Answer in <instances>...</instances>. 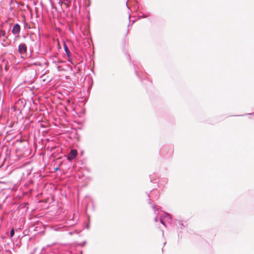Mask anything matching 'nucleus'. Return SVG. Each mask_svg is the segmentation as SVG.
Wrapping results in <instances>:
<instances>
[{"instance_id":"obj_1","label":"nucleus","mask_w":254,"mask_h":254,"mask_svg":"<svg viewBox=\"0 0 254 254\" xmlns=\"http://www.w3.org/2000/svg\"><path fill=\"white\" fill-rule=\"evenodd\" d=\"M128 33V27H126L119 30L118 32V36L120 39L124 40L127 36Z\"/></svg>"},{"instance_id":"obj_2","label":"nucleus","mask_w":254,"mask_h":254,"mask_svg":"<svg viewBox=\"0 0 254 254\" xmlns=\"http://www.w3.org/2000/svg\"><path fill=\"white\" fill-rule=\"evenodd\" d=\"M18 52L21 55H25L27 52V46L26 44H20L18 46Z\"/></svg>"},{"instance_id":"obj_3","label":"nucleus","mask_w":254,"mask_h":254,"mask_svg":"<svg viewBox=\"0 0 254 254\" xmlns=\"http://www.w3.org/2000/svg\"><path fill=\"white\" fill-rule=\"evenodd\" d=\"M77 154V151L75 149H72L70 151V153L68 154L67 159L69 160H71L74 159Z\"/></svg>"},{"instance_id":"obj_4","label":"nucleus","mask_w":254,"mask_h":254,"mask_svg":"<svg viewBox=\"0 0 254 254\" xmlns=\"http://www.w3.org/2000/svg\"><path fill=\"white\" fill-rule=\"evenodd\" d=\"M20 25L18 24H16L13 27L12 32L13 34H18L20 32Z\"/></svg>"},{"instance_id":"obj_5","label":"nucleus","mask_w":254,"mask_h":254,"mask_svg":"<svg viewBox=\"0 0 254 254\" xmlns=\"http://www.w3.org/2000/svg\"><path fill=\"white\" fill-rule=\"evenodd\" d=\"M14 234V229H12L10 231V236L12 237L13 236Z\"/></svg>"},{"instance_id":"obj_6","label":"nucleus","mask_w":254,"mask_h":254,"mask_svg":"<svg viewBox=\"0 0 254 254\" xmlns=\"http://www.w3.org/2000/svg\"><path fill=\"white\" fill-rule=\"evenodd\" d=\"M64 50H65V51L66 52V53L67 54H68L69 50H68V49L66 45H64Z\"/></svg>"}]
</instances>
